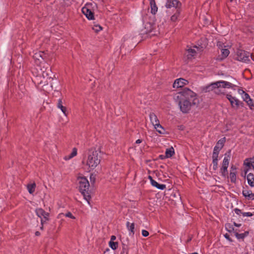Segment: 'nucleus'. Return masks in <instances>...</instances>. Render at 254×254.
Returning <instances> with one entry per match:
<instances>
[{
	"instance_id": "obj_1",
	"label": "nucleus",
	"mask_w": 254,
	"mask_h": 254,
	"mask_svg": "<svg viewBox=\"0 0 254 254\" xmlns=\"http://www.w3.org/2000/svg\"><path fill=\"white\" fill-rule=\"evenodd\" d=\"M236 83V80L233 78H231L230 81L220 80L212 82L209 85L203 87L202 90L205 92L213 91L216 94H222L224 93V91L222 88H234L237 86Z\"/></svg>"
},
{
	"instance_id": "obj_2",
	"label": "nucleus",
	"mask_w": 254,
	"mask_h": 254,
	"mask_svg": "<svg viewBox=\"0 0 254 254\" xmlns=\"http://www.w3.org/2000/svg\"><path fill=\"white\" fill-rule=\"evenodd\" d=\"M98 149L92 148L88 150L86 164L90 170H94L100 163L101 157Z\"/></svg>"
},
{
	"instance_id": "obj_3",
	"label": "nucleus",
	"mask_w": 254,
	"mask_h": 254,
	"mask_svg": "<svg viewBox=\"0 0 254 254\" xmlns=\"http://www.w3.org/2000/svg\"><path fill=\"white\" fill-rule=\"evenodd\" d=\"M78 180L79 190L83 195L84 198L88 201V203H89V200L90 198V196L88 192L89 188V182L85 177L78 178Z\"/></svg>"
},
{
	"instance_id": "obj_4",
	"label": "nucleus",
	"mask_w": 254,
	"mask_h": 254,
	"mask_svg": "<svg viewBox=\"0 0 254 254\" xmlns=\"http://www.w3.org/2000/svg\"><path fill=\"white\" fill-rule=\"evenodd\" d=\"M195 95V93L193 91L189 88H185L181 92H179V95L177 97L180 99L183 98L185 99H188L192 101L193 104H195V101L197 100L196 99L194 98Z\"/></svg>"
},
{
	"instance_id": "obj_5",
	"label": "nucleus",
	"mask_w": 254,
	"mask_h": 254,
	"mask_svg": "<svg viewBox=\"0 0 254 254\" xmlns=\"http://www.w3.org/2000/svg\"><path fill=\"white\" fill-rule=\"evenodd\" d=\"M250 58L254 61L252 55L248 52L242 50H238L236 52V59L239 61L247 63L250 61Z\"/></svg>"
},
{
	"instance_id": "obj_6",
	"label": "nucleus",
	"mask_w": 254,
	"mask_h": 254,
	"mask_svg": "<svg viewBox=\"0 0 254 254\" xmlns=\"http://www.w3.org/2000/svg\"><path fill=\"white\" fill-rule=\"evenodd\" d=\"M180 99L181 100L179 101V105L181 111L184 113H188L190 109L191 101L185 99L183 98H181Z\"/></svg>"
},
{
	"instance_id": "obj_7",
	"label": "nucleus",
	"mask_w": 254,
	"mask_h": 254,
	"mask_svg": "<svg viewBox=\"0 0 254 254\" xmlns=\"http://www.w3.org/2000/svg\"><path fill=\"white\" fill-rule=\"evenodd\" d=\"M182 4L178 0H167L165 6L167 8L175 7L177 10L180 9Z\"/></svg>"
},
{
	"instance_id": "obj_8",
	"label": "nucleus",
	"mask_w": 254,
	"mask_h": 254,
	"mask_svg": "<svg viewBox=\"0 0 254 254\" xmlns=\"http://www.w3.org/2000/svg\"><path fill=\"white\" fill-rule=\"evenodd\" d=\"M46 57V54L41 51L35 53L33 56V58L37 64H40Z\"/></svg>"
},
{
	"instance_id": "obj_9",
	"label": "nucleus",
	"mask_w": 254,
	"mask_h": 254,
	"mask_svg": "<svg viewBox=\"0 0 254 254\" xmlns=\"http://www.w3.org/2000/svg\"><path fill=\"white\" fill-rule=\"evenodd\" d=\"M90 6L89 4H86L82 8V12L88 19H93L94 18V14L93 12L90 9Z\"/></svg>"
},
{
	"instance_id": "obj_10",
	"label": "nucleus",
	"mask_w": 254,
	"mask_h": 254,
	"mask_svg": "<svg viewBox=\"0 0 254 254\" xmlns=\"http://www.w3.org/2000/svg\"><path fill=\"white\" fill-rule=\"evenodd\" d=\"M226 98L230 101L232 107L238 108L240 105V101L235 97L232 96L230 94L226 95Z\"/></svg>"
},
{
	"instance_id": "obj_11",
	"label": "nucleus",
	"mask_w": 254,
	"mask_h": 254,
	"mask_svg": "<svg viewBox=\"0 0 254 254\" xmlns=\"http://www.w3.org/2000/svg\"><path fill=\"white\" fill-rule=\"evenodd\" d=\"M188 82L187 80L183 78L177 79L174 81L173 87L176 88L182 87L186 85Z\"/></svg>"
},
{
	"instance_id": "obj_12",
	"label": "nucleus",
	"mask_w": 254,
	"mask_h": 254,
	"mask_svg": "<svg viewBox=\"0 0 254 254\" xmlns=\"http://www.w3.org/2000/svg\"><path fill=\"white\" fill-rule=\"evenodd\" d=\"M35 211L37 215L40 218L42 217L46 218L47 216H49V213L42 208L36 209Z\"/></svg>"
},
{
	"instance_id": "obj_13",
	"label": "nucleus",
	"mask_w": 254,
	"mask_h": 254,
	"mask_svg": "<svg viewBox=\"0 0 254 254\" xmlns=\"http://www.w3.org/2000/svg\"><path fill=\"white\" fill-rule=\"evenodd\" d=\"M196 54V51L194 49L189 48L187 50L185 55L188 59H191Z\"/></svg>"
},
{
	"instance_id": "obj_14",
	"label": "nucleus",
	"mask_w": 254,
	"mask_h": 254,
	"mask_svg": "<svg viewBox=\"0 0 254 254\" xmlns=\"http://www.w3.org/2000/svg\"><path fill=\"white\" fill-rule=\"evenodd\" d=\"M150 119L152 125L156 127L159 126V121L156 115L154 113H151L149 115Z\"/></svg>"
},
{
	"instance_id": "obj_15",
	"label": "nucleus",
	"mask_w": 254,
	"mask_h": 254,
	"mask_svg": "<svg viewBox=\"0 0 254 254\" xmlns=\"http://www.w3.org/2000/svg\"><path fill=\"white\" fill-rule=\"evenodd\" d=\"M243 194L249 200L254 199V193H252L251 190H244L243 191Z\"/></svg>"
},
{
	"instance_id": "obj_16",
	"label": "nucleus",
	"mask_w": 254,
	"mask_h": 254,
	"mask_svg": "<svg viewBox=\"0 0 254 254\" xmlns=\"http://www.w3.org/2000/svg\"><path fill=\"white\" fill-rule=\"evenodd\" d=\"M57 107L61 109L63 114L65 116H67V112L66 108L63 105V102L61 99H59L57 104Z\"/></svg>"
},
{
	"instance_id": "obj_17",
	"label": "nucleus",
	"mask_w": 254,
	"mask_h": 254,
	"mask_svg": "<svg viewBox=\"0 0 254 254\" xmlns=\"http://www.w3.org/2000/svg\"><path fill=\"white\" fill-rule=\"evenodd\" d=\"M230 173V178L232 182L235 183L236 181V169L233 166L231 167Z\"/></svg>"
},
{
	"instance_id": "obj_18",
	"label": "nucleus",
	"mask_w": 254,
	"mask_h": 254,
	"mask_svg": "<svg viewBox=\"0 0 254 254\" xmlns=\"http://www.w3.org/2000/svg\"><path fill=\"white\" fill-rule=\"evenodd\" d=\"M225 142V137H223L220 139L217 143L216 145L214 147V149L220 151L224 145Z\"/></svg>"
},
{
	"instance_id": "obj_19",
	"label": "nucleus",
	"mask_w": 254,
	"mask_h": 254,
	"mask_svg": "<svg viewBox=\"0 0 254 254\" xmlns=\"http://www.w3.org/2000/svg\"><path fill=\"white\" fill-rule=\"evenodd\" d=\"M52 71L50 68H46L45 70L43 71L42 76L44 78L51 79Z\"/></svg>"
},
{
	"instance_id": "obj_20",
	"label": "nucleus",
	"mask_w": 254,
	"mask_h": 254,
	"mask_svg": "<svg viewBox=\"0 0 254 254\" xmlns=\"http://www.w3.org/2000/svg\"><path fill=\"white\" fill-rule=\"evenodd\" d=\"M248 184L251 187H254V175L252 173L248 174L247 177Z\"/></svg>"
},
{
	"instance_id": "obj_21",
	"label": "nucleus",
	"mask_w": 254,
	"mask_h": 254,
	"mask_svg": "<svg viewBox=\"0 0 254 254\" xmlns=\"http://www.w3.org/2000/svg\"><path fill=\"white\" fill-rule=\"evenodd\" d=\"M150 4L151 6V12L153 14H155L157 11L158 8L156 5L155 0H150Z\"/></svg>"
},
{
	"instance_id": "obj_22",
	"label": "nucleus",
	"mask_w": 254,
	"mask_h": 254,
	"mask_svg": "<svg viewBox=\"0 0 254 254\" xmlns=\"http://www.w3.org/2000/svg\"><path fill=\"white\" fill-rule=\"evenodd\" d=\"M175 154L174 149L173 147L167 148L165 151V157H171Z\"/></svg>"
},
{
	"instance_id": "obj_23",
	"label": "nucleus",
	"mask_w": 254,
	"mask_h": 254,
	"mask_svg": "<svg viewBox=\"0 0 254 254\" xmlns=\"http://www.w3.org/2000/svg\"><path fill=\"white\" fill-rule=\"evenodd\" d=\"M127 227L130 231V234H132V235L134 234V223H130L129 222H127L126 224Z\"/></svg>"
},
{
	"instance_id": "obj_24",
	"label": "nucleus",
	"mask_w": 254,
	"mask_h": 254,
	"mask_svg": "<svg viewBox=\"0 0 254 254\" xmlns=\"http://www.w3.org/2000/svg\"><path fill=\"white\" fill-rule=\"evenodd\" d=\"M151 185L157 188V189H158L159 190H163L164 189H165L166 188V185H165L159 184H158L157 182H156L154 180H152V181Z\"/></svg>"
},
{
	"instance_id": "obj_25",
	"label": "nucleus",
	"mask_w": 254,
	"mask_h": 254,
	"mask_svg": "<svg viewBox=\"0 0 254 254\" xmlns=\"http://www.w3.org/2000/svg\"><path fill=\"white\" fill-rule=\"evenodd\" d=\"M76 155H77V149L76 148H73L72 149V152L69 155L65 156L64 157V159L65 160H68L71 159L73 157L75 156Z\"/></svg>"
},
{
	"instance_id": "obj_26",
	"label": "nucleus",
	"mask_w": 254,
	"mask_h": 254,
	"mask_svg": "<svg viewBox=\"0 0 254 254\" xmlns=\"http://www.w3.org/2000/svg\"><path fill=\"white\" fill-rule=\"evenodd\" d=\"M35 188L36 184L35 183L27 185V189L30 194H32L35 191Z\"/></svg>"
},
{
	"instance_id": "obj_27",
	"label": "nucleus",
	"mask_w": 254,
	"mask_h": 254,
	"mask_svg": "<svg viewBox=\"0 0 254 254\" xmlns=\"http://www.w3.org/2000/svg\"><path fill=\"white\" fill-rule=\"evenodd\" d=\"M248 232H246L245 233H241L239 234L237 233V232H234V235L236 237V238L238 239H244L246 236L248 235Z\"/></svg>"
},
{
	"instance_id": "obj_28",
	"label": "nucleus",
	"mask_w": 254,
	"mask_h": 254,
	"mask_svg": "<svg viewBox=\"0 0 254 254\" xmlns=\"http://www.w3.org/2000/svg\"><path fill=\"white\" fill-rule=\"evenodd\" d=\"M238 92L240 94H244V96H243V98L244 99V100L246 102L249 99H250L251 98L248 94L245 92L244 91L241 89H239Z\"/></svg>"
},
{
	"instance_id": "obj_29",
	"label": "nucleus",
	"mask_w": 254,
	"mask_h": 254,
	"mask_svg": "<svg viewBox=\"0 0 254 254\" xmlns=\"http://www.w3.org/2000/svg\"><path fill=\"white\" fill-rule=\"evenodd\" d=\"M180 14V9H178L176 10V12L171 17V20L172 21L175 22L177 20L178 18L179 17Z\"/></svg>"
},
{
	"instance_id": "obj_30",
	"label": "nucleus",
	"mask_w": 254,
	"mask_h": 254,
	"mask_svg": "<svg viewBox=\"0 0 254 254\" xmlns=\"http://www.w3.org/2000/svg\"><path fill=\"white\" fill-rule=\"evenodd\" d=\"M221 56H222V58L221 59H224V58H226L229 54L230 52H229V51L228 50V49H222L221 50Z\"/></svg>"
},
{
	"instance_id": "obj_31",
	"label": "nucleus",
	"mask_w": 254,
	"mask_h": 254,
	"mask_svg": "<svg viewBox=\"0 0 254 254\" xmlns=\"http://www.w3.org/2000/svg\"><path fill=\"white\" fill-rule=\"evenodd\" d=\"M230 156L228 155L227 157H225L222 163V166L228 167L229 164Z\"/></svg>"
},
{
	"instance_id": "obj_32",
	"label": "nucleus",
	"mask_w": 254,
	"mask_h": 254,
	"mask_svg": "<svg viewBox=\"0 0 254 254\" xmlns=\"http://www.w3.org/2000/svg\"><path fill=\"white\" fill-rule=\"evenodd\" d=\"M156 129L157 131L161 134L164 133V129L163 127L160 125V123H159V126H156L154 127Z\"/></svg>"
},
{
	"instance_id": "obj_33",
	"label": "nucleus",
	"mask_w": 254,
	"mask_h": 254,
	"mask_svg": "<svg viewBox=\"0 0 254 254\" xmlns=\"http://www.w3.org/2000/svg\"><path fill=\"white\" fill-rule=\"evenodd\" d=\"M109 245H110V247L113 250H115L117 249L118 246V242L110 241Z\"/></svg>"
},
{
	"instance_id": "obj_34",
	"label": "nucleus",
	"mask_w": 254,
	"mask_h": 254,
	"mask_svg": "<svg viewBox=\"0 0 254 254\" xmlns=\"http://www.w3.org/2000/svg\"><path fill=\"white\" fill-rule=\"evenodd\" d=\"M219 150L214 149L213 155H212V158L213 160H218V154H219Z\"/></svg>"
},
{
	"instance_id": "obj_35",
	"label": "nucleus",
	"mask_w": 254,
	"mask_h": 254,
	"mask_svg": "<svg viewBox=\"0 0 254 254\" xmlns=\"http://www.w3.org/2000/svg\"><path fill=\"white\" fill-rule=\"evenodd\" d=\"M227 167L222 166L221 168V173L222 176L225 177L227 174Z\"/></svg>"
},
{
	"instance_id": "obj_36",
	"label": "nucleus",
	"mask_w": 254,
	"mask_h": 254,
	"mask_svg": "<svg viewBox=\"0 0 254 254\" xmlns=\"http://www.w3.org/2000/svg\"><path fill=\"white\" fill-rule=\"evenodd\" d=\"M226 229L230 233H232L234 234V232L235 231L234 228L232 227L230 224H227L225 226Z\"/></svg>"
},
{
	"instance_id": "obj_37",
	"label": "nucleus",
	"mask_w": 254,
	"mask_h": 254,
	"mask_svg": "<svg viewBox=\"0 0 254 254\" xmlns=\"http://www.w3.org/2000/svg\"><path fill=\"white\" fill-rule=\"evenodd\" d=\"M61 215H64L65 216L67 217H69V218H70L71 219H75V217L72 215L71 213H70L69 212L66 213L65 214H64V213H61V214H59V216H61Z\"/></svg>"
},
{
	"instance_id": "obj_38",
	"label": "nucleus",
	"mask_w": 254,
	"mask_h": 254,
	"mask_svg": "<svg viewBox=\"0 0 254 254\" xmlns=\"http://www.w3.org/2000/svg\"><path fill=\"white\" fill-rule=\"evenodd\" d=\"M246 102L248 103V105L250 106L251 109H252L253 107H254V103L253 102V100L251 98L247 100Z\"/></svg>"
},
{
	"instance_id": "obj_39",
	"label": "nucleus",
	"mask_w": 254,
	"mask_h": 254,
	"mask_svg": "<svg viewBox=\"0 0 254 254\" xmlns=\"http://www.w3.org/2000/svg\"><path fill=\"white\" fill-rule=\"evenodd\" d=\"M102 27L100 25H95L93 27V30H94L96 32H98L102 30Z\"/></svg>"
},
{
	"instance_id": "obj_40",
	"label": "nucleus",
	"mask_w": 254,
	"mask_h": 254,
	"mask_svg": "<svg viewBox=\"0 0 254 254\" xmlns=\"http://www.w3.org/2000/svg\"><path fill=\"white\" fill-rule=\"evenodd\" d=\"M212 164H213V169L214 170H216L217 168L218 160H213Z\"/></svg>"
},
{
	"instance_id": "obj_41",
	"label": "nucleus",
	"mask_w": 254,
	"mask_h": 254,
	"mask_svg": "<svg viewBox=\"0 0 254 254\" xmlns=\"http://www.w3.org/2000/svg\"><path fill=\"white\" fill-rule=\"evenodd\" d=\"M49 220V216H47V218H41V225H43L45 223H46Z\"/></svg>"
},
{
	"instance_id": "obj_42",
	"label": "nucleus",
	"mask_w": 254,
	"mask_h": 254,
	"mask_svg": "<svg viewBox=\"0 0 254 254\" xmlns=\"http://www.w3.org/2000/svg\"><path fill=\"white\" fill-rule=\"evenodd\" d=\"M242 215L244 217H251L253 215V214L251 212H243Z\"/></svg>"
},
{
	"instance_id": "obj_43",
	"label": "nucleus",
	"mask_w": 254,
	"mask_h": 254,
	"mask_svg": "<svg viewBox=\"0 0 254 254\" xmlns=\"http://www.w3.org/2000/svg\"><path fill=\"white\" fill-rule=\"evenodd\" d=\"M141 233H142V236L144 237H147L149 235V232L145 230H142Z\"/></svg>"
},
{
	"instance_id": "obj_44",
	"label": "nucleus",
	"mask_w": 254,
	"mask_h": 254,
	"mask_svg": "<svg viewBox=\"0 0 254 254\" xmlns=\"http://www.w3.org/2000/svg\"><path fill=\"white\" fill-rule=\"evenodd\" d=\"M95 176L93 174H91L90 176V180L92 183H94L95 181Z\"/></svg>"
},
{
	"instance_id": "obj_45",
	"label": "nucleus",
	"mask_w": 254,
	"mask_h": 254,
	"mask_svg": "<svg viewBox=\"0 0 254 254\" xmlns=\"http://www.w3.org/2000/svg\"><path fill=\"white\" fill-rule=\"evenodd\" d=\"M235 212L236 214L240 215V214H242L243 213L241 212V210L239 209L236 208L235 209Z\"/></svg>"
},
{
	"instance_id": "obj_46",
	"label": "nucleus",
	"mask_w": 254,
	"mask_h": 254,
	"mask_svg": "<svg viewBox=\"0 0 254 254\" xmlns=\"http://www.w3.org/2000/svg\"><path fill=\"white\" fill-rule=\"evenodd\" d=\"M224 237L227 239L230 242H232V240L231 239V238H230L229 237V235L228 234H225L224 235Z\"/></svg>"
},
{
	"instance_id": "obj_47",
	"label": "nucleus",
	"mask_w": 254,
	"mask_h": 254,
	"mask_svg": "<svg viewBox=\"0 0 254 254\" xmlns=\"http://www.w3.org/2000/svg\"><path fill=\"white\" fill-rule=\"evenodd\" d=\"M250 165H251L254 168V158L253 159V161H252L251 162L248 163V164H247L248 166H250Z\"/></svg>"
},
{
	"instance_id": "obj_48",
	"label": "nucleus",
	"mask_w": 254,
	"mask_h": 254,
	"mask_svg": "<svg viewBox=\"0 0 254 254\" xmlns=\"http://www.w3.org/2000/svg\"><path fill=\"white\" fill-rule=\"evenodd\" d=\"M116 239V236H112L110 241L114 242V241Z\"/></svg>"
},
{
	"instance_id": "obj_49",
	"label": "nucleus",
	"mask_w": 254,
	"mask_h": 254,
	"mask_svg": "<svg viewBox=\"0 0 254 254\" xmlns=\"http://www.w3.org/2000/svg\"><path fill=\"white\" fill-rule=\"evenodd\" d=\"M142 142V140L138 139L136 141V143H140Z\"/></svg>"
},
{
	"instance_id": "obj_50",
	"label": "nucleus",
	"mask_w": 254,
	"mask_h": 254,
	"mask_svg": "<svg viewBox=\"0 0 254 254\" xmlns=\"http://www.w3.org/2000/svg\"><path fill=\"white\" fill-rule=\"evenodd\" d=\"M234 224L235 226H236V227H240L241 226V224H237L235 222H234Z\"/></svg>"
},
{
	"instance_id": "obj_51",
	"label": "nucleus",
	"mask_w": 254,
	"mask_h": 254,
	"mask_svg": "<svg viewBox=\"0 0 254 254\" xmlns=\"http://www.w3.org/2000/svg\"><path fill=\"white\" fill-rule=\"evenodd\" d=\"M40 235V232H38V231H36V232H35V235H36V236H39Z\"/></svg>"
},
{
	"instance_id": "obj_52",
	"label": "nucleus",
	"mask_w": 254,
	"mask_h": 254,
	"mask_svg": "<svg viewBox=\"0 0 254 254\" xmlns=\"http://www.w3.org/2000/svg\"><path fill=\"white\" fill-rule=\"evenodd\" d=\"M159 157H160L161 159H164V158H166V157H165V156H163V155H160Z\"/></svg>"
},
{
	"instance_id": "obj_53",
	"label": "nucleus",
	"mask_w": 254,
	"mask_h": 254,
	"mask_svg": "<svg viewBox=\"0 0 254 254\" xmlns=\"http://www.w3.org/2000/svg\"><path fill=\"white\" fill-rule=\"evenodd\" d=\"M148 178H149V179H150V180L151 184H152V180H153V179H152V178L151 176H150L148 177Z\"/></svg>"
},
{
	"instance_id": "obj_54",
	"label": "nucleus",
	"mask_w": 254,
	"mask_h": 254,
	"mask_svg": "<svg viewBox=\"0 0 254 254\" xmlns=\"http://www.w3.org/2000/svg\"><path fill=\"white\" fill-rule=\"evenodd\" d=\"M41 230L43 229V225H42V226L40 227Z\"/></svg>"
},
{
	"instance_id": "obj_55",
	"label": "nucleus",
	"mask_w": 254,
	"mask_h": 254,
	"mask_svg": "<svg viewBox=\"0 0 254 254\" xmlns=\"http://www.w3.org/2000/svg\"><path fill=\"white\" fill-rule=\"evenodd\" d=\"M191 238H190L187 241V242H189L190 240H191Z\"/></svg>"
},
{
	"instance_id": "obj_56",
	"label": "nucleus",
	"mask_w": 254,
	"mask_h": 254,
	"mask_svg": "<svg viewBox=\"0 0 254 254\" xmlns=\"http://www.w3.org/2000/svg\"><path fill=\"white\" fill-rule=\"evenodd\" d=\"M125 249V247H124L123 250H124Z\"/></svg>"
},
{
	"instance_id": "obj_57",
	"label": "nucleus",
	"mask_w": 254,
	"mask_h": 254,
	"mask_svg": "<svg viewBox=\"0 0 254 254\" xmlns=\"http://www.w3.org/2000/svg\"><path fill=\"white\" fill-rule=\"evenodd\" d=\"M230 1H232L233 0H229Z\"/></svg>"
}]
</instances>
